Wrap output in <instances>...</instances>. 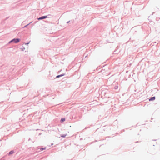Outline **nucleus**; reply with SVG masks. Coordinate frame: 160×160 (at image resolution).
Wrapping results in <instances>:
<instances>
[{"label": "nucleus", "instance_id": "obj_8", "mask_svg": "<svg viewBox=\"0 0 160 160\" xmlns=\"http://www.w3.org/2000/svg\"><path fill=\"white\" fill-rule=\"evenodd\" d=\"M62 76V75H58V76H57L56 77V78H58L59 77H60V76Z\"/></svg>", "mask_w": 160, "mask_h": 160}, {"label": "nucleus", "instance_id": "obj_3", "mask_svg": "<svg viewBox=\"0 0 160 160\" xmlns=\"http://www.w3.org/2000/svg\"><path fill=\"white\" fill-rule=\"evenodd\" d=\"M155 99V97H152L150 99H149V101H150L153 100H154Z\"/></svg>", "mask_w": 160, "mask_h": 160}, {"label": "nucleus", "instance_id": "obj_1", "mask_svg": "<svg viewBox=\"0 0 160 160\" xmlns=\"http://www.w3.org/2000/svg\"><path fill=\"white\" fill-rule=\"evenodd\" d=\"M20 41V39H14L11 40L10 42H14L15 43H17L18 42Z\"/></svg>", "mask_w": 160, "mask_h": 160}, {"label": "nucleus", "instance_id": "obj_7", "mask_svg": "<svg viewBox=\"0 0 160 160\" xmlns=\"http://www.w3.org/2000/svg\"><path fill=\"white\" fill-rule=\"evenodd\" d=\"M13 153V151H11L9 152V154L10 155L12 154Z\"/></svg>", "mask_w": 160, "mask_h": 160}, {"label": "nucleus", "instance_id": "obj_2", "mask_svg": "<svg viewBox=\"0 0 160 160\" xmlns=\"http://www.w3.org/2000/svg\"><path fill=\"white\" fill-rule=\"evenodd\" d=\"M47 16H42V17H41L40 18H38V20H41V19L46 18H47Z\"/></svg>", "mask_w": 160, "mask_h": 160}, {"label": "nucleus", "instance_id": "obj_5", "mask_svg": "<svg viewBox=\"0 0 160 160\" xmlns=\"http://www.w3.org/2000/svg\"><path fill=\"white\" fill-rule=\"evenodd\" d=\"M46 149V148H42L40 149V150H41V151H42V150H45Z\"/></svg>", "mask_w": 160, "mask_h": 160}, {"label": "nucleus", "instance_id": "obj_4", "mask_svg": "<svg viewBox=\"0 0 160 160\" xmlns=\"http://www.w3.org/2000/svg\"><path fill=\"white\" fill-rule=\"evenodd\" d=\"M65 119L64 118H62L61 119V122H63L64 121H65Z\"/></svg>", "mask_w": 160, "mask_h": 160}, {"label": "nucleus", "instance_id": "obj_6", "mask_svg": "<svg viewBox=\"0 0 160 160\" xmlns=\"http://www.w3.org/2000/svg\"><path fill=\"white\" fill-rule=\"evenodd\" d=\"M66 135H67V134H65V135H61V137H62V138H64V137H65L66 136Z\"/></svg>", "mask_w": 160, "mask_h": 160}]
</instances>
